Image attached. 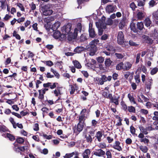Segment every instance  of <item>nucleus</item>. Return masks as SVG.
Listing matches in <instances>:
<instances>
[{"label":"nucleus","mask_w":158,"mask_h":158,"mask_svg":"<svg viewBox=\"0 0 158 158\" xmlns=\"http://www.w3.org/2000/svg\"><path fill=\"white\" fill-rule=\"evenodd\" d=\"M84 127V125L81 123H78L77 126H75L73 128L74 132L76 135H78L82 131Z\"/></svg>","instance_id":"3"},{"label":"nucleus","mask_w":158,"mask_h":158,"mask_svg":"<svg viewBox=\"0 0 158 158\" xmlns=\"http://www.w3.org/2000/svg\"><path fill=\"white\" fill-rule=\"evenodd\" d=\"M101 77L104 82L107 81H110L112 79V77L110 76H109L107 77L105 75H102Z\"/></svg>","instance_id":"27"},{"label":"nucleus","mask_w":158,"mask_h":158,"mask_svg":"<svg viewBox=\"0 0 158 158\" xmlns=\"http://www.w3.org/2000/svg\"><path fill=\"white\" fill-rule=\"evenodd\" d=\"M145 12L139 11L137 13V16L138 19L142 20L145 17Z\"/></svg>","instance_id":"18"},{"label":"nucleus","mask_w":158,"mask_h":158,"mask_svg":"<svg viewBox=\"0 0 158 158\" xmlns=\"http://www.w3.org/2000/svg\"><path fill=\"white\" fill-rule=\"evenodd\" d=\"M115 8H116L115 5H108L106 8V12L109 13H113L115 11Z\"/></svg>","instance_id":"7"},{"label":"nucleus","mask_w":158,"mask_h":158,"mask_svg":"<svg viewBox=\"0 0 158 158\" xmlns=\"http://www.w3.org/2000/svg\"><path fill=\"white\" fill-rule=\"evenodd\" d=\"M121 105L122 106L123 110L125 111H127V110L128 107H127L126 104L123 101L121 102Z\"/></svg>","instance_id":"41"},{"label":"nucleus","mask_w":158,"mask_h":158,"mask_svg":"<svg viewBox=\"0 0 158 158\" xmlns=\"http://www.w3.org/2000/svg\"><path fill=\"white\" fill-rule=\"evenodd\" d=\"M71 89L70 91V93L71 94H74L75 91V88L74 86L72 85H70Z\"/></svg>","instance_id":"63"},{"label":"nucleus","mask_w":158,"mask_h":158,"mask_svg":"<svg viewBox=\"0 0 158 158\" xmlns=\"http://www.w3.org/2000/svg\"><path fill=\"white\" fill-rule=\"evenodd\" d=\"M130 7L133 11L135 10V8H137L136 5L134 2H132L130 3Z\"/></svg>","instance_id":"53"},{"label":"nucleus","mask_w":158,"mask_h":158,"mask_svg":"<svg viewBox=\"0 0 158 158\" xmlns=\"http://www.w3.org/2000/svg\"><path fill=\"white\" fill-rule=\"evenodd\" d=\"M120 143L119 141H115V144L113 145V148L119 151H122V148L120 146Z\"/></svg>","instance_id":"16"},{"label":"nucleus","mask_w":158,"mask_h":158,"mask_svg":"<svg viewBox=\"0 0 158 158\" xmlns=\"http://www.w3.org/2000/svg\"><path fill=\"white\" fill-rule=\"evenodd\" d=\"M112 61L110 60V58L106 59L105 61V64L106 67H109L111 64Z\"/></svg>","instance_id":"31"},{"label":"nucleus","mask_w":158,"mask_h":158,"mask_svg":"<svg viewBox=\"0 0 158 158\" xmlns=\"http://www.w3.org/2000/svg\"><path fill=\"white\" fill-rule=\"evenodd\" d=\"M9 130L8 128L4 125H0V132H5L9 131Z\"/></svg>","instance_id":"29"},{"label":"nucleus","mask_w":158,"mask_h":158,"mask_svg":"<svg viewBox=\"0 0 158 158\" xmlns=\"http://www.w3.org/2000/svg\"><path fill=\"white\" fill-rule=\"evenodd\" d=\"M48 109L46 107H43L42 108L41 110L43 111V117H44V115H45V113L47 114L48 113Z\"/></svg>","instance_id":"49"},{"label":"nucleus","mask_w":158,"mask_h":158,"mask_svg":"<svg viewBox=\"0 0 158 158\" xmlns=\"http://www.w3.org/2000/svg\"><path fill=\"white\" fill-rule=\"evenodd\" d=\"M130 131L131 134L133 135L135 134V128L132 125L130 127Z\"/></svg>","instance_id":"57"},{"label":"nucleus","mask_w":158,"mask_h":158,"mask_svg":"<svg viewBox=\"0 0 158 158\" xmlns=\"http://www.w3.org/2000/svg\"><path fill=\"white\" fill-rule=\"evenodd\" d=\"M97 60L98 62L102 63L103 62L104 59L102 57L100 56L97 58Z\"/></svg>","instance_id":"62"},{"label":"nucleus","mask_w":158,"mask_h":158,"mask_svg":"<svg viewBox=\"0 0 158 158\" xmlns=\"http://www.w3.org/2000/svg\"><path fill=\"white\" fill-rule=\"evenodd\" d=\"M127 110L130 113H135V109L132 106H128Z\"/></svg>","instance_id":"42"},{"label":"nucleus","mask_w":158,"mask_h":158,"mask_svg":"<svg viewBox=\"0 0 158 158\" xmlns=\"http://www.w3.org/2000/svg\"><path fill=\"white\" fill-rule=\"evenodd\" d=\"M98 122L95 119H93L91 121V126L95 127L97 126Z\"/></svg>","instance_id":"59"},{"label":"nucleus","mask_w":158,"mask_h":158,"mask_svg":"<svg viewBox=\"0 0 158 158\" xmlns=\"http://www.w3.org/2000/svg\"><path fill=\"white\" fill-rule=\"evenodd\" d=\"M89 36L92 38H94L96 35L94 29L93 28V24H89Z\"/></svg>","instance_id":"6"},{"label":"nucleus","mask_w":158,"mask_h":158,"mask_svg":"<svg viewBox=\"0 0 158 158\" xmlns=\"http://www.w3.org/2000/svg\"><path fill=\"white\" fill-rule=\"evenodd\" d=\"M158 71V68L157 67H155L152 69L150 71V74L152 75H154L156 74Z\"/></svg>","instance_id":"47"},{"label":"nucleus","mask_w":158,"mask_h":158,"mask_svg":"<svg viewBox=\"0 0 158 158\" xmlns=\"http://www.w3.org/2000/svg\"><path fill=\"white\" fill-rule=\"evenodd\" d=\"M9 121L12 124L13 128L15 129L16 128L17 126V124L15 122L14 119L12 117H10L9 118Z\"/></svg>","instance_id":"43"},{"label":"nucleus","mask_w":158,"mask_h":158,"mask_svg":"<svg viewBox=\"0 0 158 158\" xmlns=\"http://www.w3.org/2000/svg\"><path fill=\"white\" fill-rule=\"evenodd\" d=\"M58 84L57 82L52 83L50 82H48L47 83L44 84V86L49 87V88L51 89H52L55 88L56 87V85Z\"/></svg>","instance_id":"8"},{"label":"nucleus","mask_w":158,"mask_h":158,"mask_svg":"<svg viewBox=\"0 0 158 158\" xmlns=\"http://www.w3.org/2000/svg\"><path fill=\"white\" fill-rule=\"evenodd\" d=\"M85 138H86V141L88 143H91L93 141V139L90 135H85Z\"/></svg>","instance_id":"40"},{"label":"nucleus","mask_w":158,"mask_h":158,"mask_svg":"<svg viewBox=\"0 0 158 158\" xmlns=\"http://www.w3.org/2000/svg\"><path fill=\"white\" fill-rule=\"evenodd\" d=\"M13 35V36L15 37V38L17 40H20L21 39L20 35L19 34H17V32L15 31H14Z\"/></svg>","instance_id":"51"},{"label":"nucleus","mask_w":158,"mask_h":158,"mask_svg":"<svg viewBox=\"0 0 158 158\" xmlns=\"http://www.w3.org/2000/svg\"><path fill=\"white\" fill-rule=\"evenodd\" d=\"M42 62L46 64V65L48 66L51 67L53 65V63L51 60L43 61Z\"/></svg>","instance_id":"48"},{"label":"nucleus","mask_w":158,"mask_h":158,"mask_svg":"<svg viewBox=\"0 0 158 158\" xmlns=\"http://www.w3.org/2000/svg\"><path fill=\"white\" fill-rule=\"evenodd\" d=\"M148 4L149 7H152L155 6L156 3L154 0H151L149 2Z\"/></svg>","instance_id":"44"},{"label":"nucleus","mask_w":158,"mask_h":158,"mask_svg":"<svg viewBox=\"0 0 158 158\" xmlns=\"http://www.w3.org/2000/svg\"><path fill=\"white\" fill-rule=\"evenodd\" d=\"M0 2L1 3L0 7L2 9H5L6 8V0H0Z\"/></svg>","instance_id":"36"},{"label":"nucleus","mask_w":158,"mask_h":158,"mask_svg":"<svg viewBox=\"0 0 158 158\" xmlns=\"http://www.w3.org/2000/svg\"><path fill=\"white\" fill-rule=\"evenodd\" d=\"M142 38L144 40V42L145 43L150 45L152 44L153 43V40L151 38H150L149 36L146 35H143L142 36Z\"/></svg>","instance_id":"11"},{"label":"nucleus","mask_w":158,"mask_h":158,"mask_svg":"<svg viewBox=\"0 0 158 158\" xmlns=\"http://www.w3.org/2000/svg\"><path fill=\"white\" fill-rule=\"evenodd\" d=\"M60 25V23L59 22H56L52 26V28L53 30H57L59 27Z\"/></svg>","instance_id":"38"},{"label":"nucleus","mask_w":158,"mask_h":158,"mask_svg":"<svg viewBox=\"0 0 158 158\" xmlns=\"http://www.w3.org/2000/svg\"><path fill=\"white\" fill-rule=\"evenodd\" d=\"M30 6L31 10L33 11L36 9V6L35 5L33 2H32L31 4H30Z\"/></svg>","instance_id":"64"},{"label":"nucleus","mask_w":158,"mask_h":158,"mask_svg":"<svg viewBox=\"0 0 158 158\" xmlns=\"http://www.w3.org/2000/svg\"><path fill=\"white\" fill-rule=\"evenodd\" d=\"M16 141L18 143L22 144L24 142V140L22 137H18L16 139Z\"/></svg>","instance_id":"39"},{"label":"nucleus","mask_w":158,"mask_h":158,"mask_svg":"<svg viewBox=\"0 0 158 158\" xmlns=\"http://www.w3.org/2000/svg\"><path fill=\"white\" fill-rule=\"evenodd\" d=\"M123 65L124 64L123 62H121L117 65L116 66V69L118 70L121 69L123 70Z\"/></svg>","instance_id":"34"},{"label":"nucleus","mask_w":158,"mask_h":158,"mask_svg":"<svg viewBox=\"0 0 158 158\" xmlns=\"http://www.w3.org/2000/svg\"><path fill=\"white\" fill-rule=\"evenodd\" d=\"M114 55L117 58V59L119 60H122L125 56V54L124 53H120L115 52Z\"/></svg>","instance_id":"23"},{"label":"nucleus","mask_w":158,"mask_h":158,"mask_svg":"<svg viewBox=\"0 0 158 158\" xmlns=\"http://www.w3.org/2000/svg\"><path fill=\"white\" fill-rule=\"evenodd\" d=\"M154 116L153 117L152 119L154 120H158V111H155L154 112Z\"/></svg>","instance_id":"56"},{"label":"nucleus","mask_w":158,"mask_h":158,"mask_svg":"<svg viewBox=\"0 0 158 158\" xmlns=\"http://www.w3.org/2000/svg\"><path fill=\"white\" fill-rule=\"evenodd\" d=\"M117 42L118 44H122L124 42V35L122 31L118 32L117 37Z\"/></svg>","instance_id":"5"},{"label":"nucleus","mask_w":158,"mask_h":158,"mask_svg":"<svg viewBox=\"0 0 158 158\" xmlns=\"http://www.w3.org/2000/svg\"><path fill=\"white\" fill-rule=\"evenodd\" d=\"M72 27V25L70 23H68L66 25L63 26L61 29L62 32H64L67 34L72 32L71 31Z\"/></svg>","instance_id":"4"},{"label":"nucleus","mask_w":158,"mask_h":158,"mask_svg":"<svg viewBox=\"0 0 158 158\" xmlns=\"http://www.w3.org/2000/svg\"><path fill=\"white\" fill-rule=\"evenodd\" d=\"M82 25L81 23H78L77 25V27L75 29L78 31L81 32L82 30Z\"/></svg>","instance_id":"46"},{"label":"nucleus","mask_w":158,"mask_h":158,"mask_svg":"<svg viewBox=\"0 0 158 158\" xmlns=\"http://www.w3.org/2000/svg\"><path fill=\"white\" fill-rule=\"evenodd\" d=\"M19 148L20 151L24 152L25 150H27V151L28 147L27 146H23L19 147Z\"/></svg>","instance_id":"54"},{"label":"nucleus","mask_w":158,"mask_h":158,"mask_svg":"<svg viewBox=\"0 0 158 158\" xmlns=\"http://www.w3.org/2000/svg\"><path fill=\"white\" fill-rule=\"evenodd\" d=\"M60 87H57L56 89H55L53 92H52V93L53 92L56 97H58L59 95L60 96L62 94V93L60 89Z\"/></svg>","instance_id":"24"},{"label":"nucleus","mask_w":158,"mask_h":158,"mask_svg":"<svg viewBox=\"0 0 158 158\" xmlns=\"http://www.w3.org/2000/svg\"><path fill=\"white\" fill-rule=\"evenodd\" d=\"M98 42V40H94L89 43V47L88 48V49L90 51V55H94L97 52V48L96 47V44Z\"/></svg>","instance_id":"2"},{"label":"nucleus","mask_w":158,"mask_h":158,"mask_svg":"<svg viewBox=\"0 0 158 158\" xmlns=\"http://www.w3.org/2000/svg\"><path fill=\"white\" fill-rule=\"evenodd\" d=\"M131 30L134 33H138L142 30L144 27L143 23L142 22H137V24L132 22L130 25Z\"/></svg>","instance_id":"1"},{"label":"nucleus","mask_w":158,"mask_h":158,"mask_svg":"<svg viewBox=\"0 0 158 158\" xmlns=\"http://www.w3.org/2000/svg\"><path fill=\"white\" fill-rule=\"evenodd\" d=\"M129 44L132 46L137 47L139 44L134 42L132 40H130L129 41Z\"/></svg>","instance_id":"60"},{"label":"nucleus","mask_w":158,"mask_h":158,"mask_svg":"<svg viewBox=\"0 0 158 158\" xmlns=\"http://www.w3.org/2000/svg\"><path fill=\"white\" fill-rule=\"evenodd\" d=\"M144 23L145 26L148 27L152 24V22L149 18L147 17L144 21Z\"/></svg>","instance_id":"19"},{"label":"nucleus","mask_w":158,"mask_h":158,"mask_svg":"<svg viewBox=\"0 0 158 158\" xmlns=\"http://www.w3.org/2000/svg\"><path fill=\"white\" fill-rule=\"evenodd\" d=\"M102 135L103 133L102 131H99L96 133L95 137L96 138L98 141L99 142H100L101 141V138L102 137Z\"/></svg>","instance_id":"17"},{"label":"nucleus","mask_w":158,"mask_h":158,"mask_svg":"<svg viewBox=\"0 0 158 158\" xmlns=\"http://www.w3.org/2000/svg\"><path fill=\"white\" fill-rule=\"evenodd\" d=\"M68 40L69 41H71L73 39V33L71 32L68 34Z\"/></svg>","instance_id":"58"},{"label":"nucleus","mask_w":158,"mask_h":158,"mask_svg":"<svg viewBox=\"0 0 158 158\" xmlns=\"http://www.w3.org/2000/svg\"><path fill=\"white\" fill-rule=\"evenodd\" d=\"M119 96L116 97L115 96H114L112 99L111 100L110 102L112 103H113L115 104L116 105H117L119 104L118 99L119 98Z\"/></svg>","instance_id":"22"},{"label":"nucleus","mask_w":158,"mask_h":158,"mask_svg":"<svg viewBox=\"0 0 158 158\" xmlns=\"http://www.w3.org/2000/svg\"><path fill=\"white\" fill-rule=\"evenodd\" d=\"M127 23V18L125 16L123 17V19L118 24V27L121 29H122L125 26Z\"/></svg>","instance_id":"10"},{"label":"nucleus","mask_w":158,"mask_h":158,"mask_svg":"<svg viewBox=\"0 0 158 158\" xmlns=\"http://www.w3.org/2000/svg\"><path fill=\"white\" fill-rule=\"evenodd\" d=\"M106 51L110 52H114L115 50V48L112 45H108L106 48Z\"/></svg>","instance_id":"33"},{"label":"nucleus","mask_w":158,"mask_h":158,"mask_svg":"<svg viewBox=\"0 0 158 158\" xmlns=\"http://www.w3.org/2000/svg\"><path fill=\"white\" fill-rule=\"evenodd\" d=\"M44 7L45 9L43 12V15L45 16L51 15L53 12L52 10L49 9H46V7H47L46 6H45Z\"/></svg>","instance_id":"14"},{"label":"nucleus","mask_w":158,"mask_h":158,"mask_svg":"<svg viewBox=\"0 0 158 158\" xmlns=\"http://www.w3.org/2000/svg\"><path fill=\"white\" fill-rule=\"evenodd\" d=\"M139 128L140 129V131L141 133H144L145 135H147L148 133V132L147 131V128H145L142 125H139Z\"/></svg>","instance_id":"26"},{"label":"nucleus","mask_w":158,"mask_h":158,"mask_svg":"<svg viewBox=\"0 0 158 158\" xmlns=\"http://www.w3.org/2000/svg\"><path fill=\"white\" fill-rule=\"evenodd\" d=\"M127 96L129 99L130 102H133L134 104H136L137 105L136 102L134 98L133 97V96L131 95V94L130 93L128 94Z\"/></svg>","instance_id":"32"},{"label":"nucleus","mask_w":158,"mask_h":158,"mask_svg":"<svg viewBox=\"0 0 158 158\" xmlns=\"http://www.w3.org/2000/svg\"><path fill=\"white\" fill-rule=\"evenodd\" d=\"M17 6H18L20 10L23 11H25V9L23 5L21 3L18 2L17 4Z\"/></svg>","instance_id":"45"},{"label":"nucleus","mask_w":158,"mask_h":158,"mask_svg":"<svg viewBox=\"0 0 158 158\" xmlns=\"http://www.w3.org/2000/svg\"><path fill=\"white\" fill-rule=\"evenodd\" d=\"M73 63L74 67L78 69H80L81 68V65L79 61L77 60H75L73 61Z\"/></svg>","instance_id":"25"},{"label":"nucleus","mask_w":158,"mask_h":158,"mask_svg":"<svg viewBox=\"0 0 158 158\" xmlns=\"http://www.w3.org/2000/svg\"><path fill=\"white\" fill-rule=\"evenodd\" d=\"M153 19L155 20L158 19V11H156L153 13Z\"/></svg>","instance_id":"61"},{"label":"nucleus","mask_w":158,"mask_h":158,"mask_svg":"<svg viewBox=\"0 0 158 158\" xmlns=\"http://www.w3.org/2000/svg\"><path fill=\"white\" fill-rule=\"evenodd\" d=\"M94 155L97 156L101 157L105 154V152L101 149L96 150V151L94 153Z\"/></svg>","instance_id":"12"},{"label":"nucleus","mask_w":158,"mask_h":158,"mask_svg":"<svg viewBox=\"0 0 158 158\" xmlns=\"http://www.w3.org/2000/svg\"><path fill=\"white\" fill-rule=\"evenodd\" d=\"M60 32L59 31H56L53 34V36L56 39H58L60 38Z\"/></svg>","instance_id":"28"},{"label":"nucleus","mask_w":158,"mask_h":158,"mask_svg":"<svg viewBox=\"0 0 158 158\" xmlns=\"http://www.w3.org/2000/svg\"><path fill=\"white\" fill-rule=\"evenodd\" d=\"M132 64L129 62H126L123 65V70L127 71L131 68Z\"/></svg>","instance_id":"20"},{"label":"nucleus","mask_w":158,"mask_h":158,"mask_svg":"<svg viewBox=\"0 0 158 158\" xmlns=\"http://www.w3.org/2000/svg\"><path fill=\"white\" fill-rule=\"evenodd\" d=\"M134 78L135 80V82L137 83H139L140 82V75L139 74H136V75H135Z\"/></svg>","instance_id":"50"},{"label":"nucleus","mask_w":158,"mask_h":158,"mask_svg":"<svg viewBox=\"0 0 158 158\" xmlns=\"http://www.w3.org/2000/svg\"><path fill=\"white\" fill-rule=\"evenodd\" d=\"M85 120V114H82L79 117L78 121L80 123H81L82 121L84 123Z\"/></svg>","instance_id":"35"},{"label":"nucleus","mask_w":158,"mask_h":158,"mask_svg":"<svg viewBox=\"0 0 158 158\" xmlns=\"http://www.w3.org/2000/svg\"><path fill=\"white\" fill-rule=\"evenodd\" d=\"M85 49V48L81 46L77 47L74 50L76 53H80L81 52L83 51Z\"/></svg>","instance_id":"21"},{"label":"nucleus","mask_w":158,"mask_h":158,"mask_svg":"<svg viewBox=\"0 0 158 158\" xmlns=\"http://www.w3.org/2000/svg\"><path fill=\"white\" fill-rule=\"evenodd\" d=\"M75 154V152H73L71 153H66L65 156H64V158H70L73 156Z\"/></svg>","instance_id":"52"},{"label":"nucleus","mask_w":158,"mask_h":158,"mask_svg":"<svg viewBox=\"0 0 158 158\" xmlns=\"http://www.w3.org/2000/svg\"><path fill=\"white\" fill-rule=\"evenodd\" d=\"M89 1V0H77V3L78 5V6L77 8H79V7L81 9L82 8V6H84L86 2Z\"/></svg>","instance_id":"15"},{"label":"nucleus","mask_w":158,"mask_h":158,"mask_svg":"<svg viewBox=\"0 0 158 158\" xmlns=\"http://www.w3.org/2000/svg\"><path fill=\"white\" fill-rule=\"evenodd\" d=\"M6 137L10 141H14L15 139V136L10 133H7L6 134Z\"/></svg>","instance_id":"30"},{"label":"nucleus","mask_w":158,"mask_h":158,"mask_svg":"<svg viewBox=\"0 0 158 158\" xmlns=\"http://www.w3.org/2000/svg\"><path fill=\"white\" fill-rule=\"evenodd\" d=\"M87 38L85 34H82L80 36L79 41L80 42H82L87 40Z\"/></svg>","instance_id":"37"},{"label":"nucleus","mask_w":158,"mask_h":158,"mask_svg":"<svg viewBox=\"0 0 158 158\" xmlns=\"http://www.w3.org/2000/svg\"><path fill=\"white\" fill-rule=\"evenodd\" d=\"M137 2L138 3L137 5L139 6H143L145 4L144 1L143 2L141 0H137Z\"/></svg>","instance_id":"55"},{"label":"nucleus","mask_w":158,"mask_h":158,"mask_svg":"<svg viewBox=\"0 0 158 158\" xmlns=\"http://www.w3.org/2000/svg\"><path fill=\"white\" fill-rule=\"evenodd\" d=\"M38 91L39 93L38 98L40 100V101L43 103L44 98V95L45 94L43 91H42V90L40 89H39Z\"/></svg>","instance_id":"13"},{"label":"nucleus","mask_w":158,"mask_h":158,"mask_svg":"<svg viewBox=\"0 0 158 158\" xmlns=\"http://www.w3.org/2000/svg\"><path fill=\"white\" fill-rule=\"evenodd\" d=\"M153 80L152 78L149 77L145 82V85L147 89L150 90L151 87V86L153 83Z\"/></svg>","instance_id":"9"}]
</instances>
